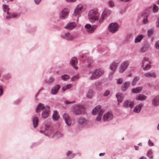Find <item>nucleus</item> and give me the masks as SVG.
Here are the masks:
<instances>
[{"mask_svg": "<svg viewBox=\"0 0 159 159\" xmlns=\"http://www.w3.org/2000/svg\"><path fill=\"white\" fill-rule=\"evenodd\" d=\"M61 37L67 40H71L73 39V37L69 32L66 33L64 35L61 34Z\"/></svg>", "mask_w": 159, "mask_h": 159, "instance_id": "nucleus-13", "label": "nucleus"}, {"mask_svg": "<svg viewBox=\"0 0 159 159\" xmlns=\"http://www.w3.org/2000/svg\"><path fill=\"white\" fill-rule=\"evenodd\" d=\"M147 97L143 94H140L136 98V99L138 100H145Z\"/></svg>", "mask_w": 159, "mask_h": 159, "instance_id": "nucleus-29", "label": "nucleus"}, {"mask_svg": "<svg viewBox=\"0 0 159 159\" xmlns=\"http://www.w3.org/2000/svg\"><path fill=\"white\" fill-rule=\"evenodd\" d=\"M92 26L89 24H87L85 26V27L87 29V30L89 29Z\"/></svg>", "mask_w": 159, "mask_h": 159, "instance_id": "nucleus-53", "label": "nucleus"}, {"mask_svg": "<svg viewBox=\"0 0 159 159\" xmlns=\"http://www.w3.org/2000/svg\"><path fill=\"white\" fill-rule=\"evenodd\" d=\"M71 111L75 115H78L81 114L84 110L83 107L80 104H76L72 106Z\"/></svg>", "mask_w": 159, "mask_h": 159, "instance_id": "nucleus-2", "label": "nucleus"}, {"mask_svg": "<svg viewBox=\"0 0 159 159\" xmlns=\"http://www.w3.org/2000/svg\"><path fill=\"white\" fill-rule=\"evenodd\" d=\"M143 88L141 86H139L136 88H133L131 89V92L134 93H139L142 89Z\"/></svg>", "mask_w": 159, "mask_h": 159, "instance_id": "nucleus-23", "label": "nucleus"}, {"mask_svg": "<svg viewBox=\"0 0 159 159\" xmlns=\"http://www.w3.org/2000/svg\"><path fill=\"white\" fill-rule=\"evenodd\" d=\"M144 37L145 36L143 35L140 34L138 35L135 39L134 43H137L140 42Z\"/></svg>", "mask_w": 159, "mask_h": 159, "instance_id": "nucleus-22", "label": "nucleus"}, {"mask_svg": "<svg viewBox=\"0 0 159 159\" xmlns=\"http://www.w3.org/2000/svg\"><path fill=\"white\" fill-rule=\"evenodd\" d=\"M99 13L96 11L91 10L89 13L88 16L90 21L92 23H95L98 25L102 23L103 20V18L101 17L99 19Z\"/></svg>", "mask_w": 159, "mask_h": 159, "instance_id": "nucleus-1", "label": "nucleus"}, {"mask_svg": "<svg viewBox=\"0 0 159 159\" xmlns=\"http://www.w3.org/2000/svg\"><path fill=\"white\" fill-rule=\"evenodd\" d=\"M66 87L67 89H69L71 87V85L70 84H67L66 85Z\"/></svg>", "mask_w": 159, "mask_h": 159, "instance_id": "nucleus-58", "label": "nucleus"}, {"mask_svg": "<svg viewBox=\"0 0 159 159\" xmlns=\"http://www.w3.org/2000/svg\"><path fill=\"white\" fill-rule=\"evenodd\" d=\"M129 65V61H123L120 65L118 71L119 73H122L125 71L128 68Z\"/></svg>", "mask_w": 159, "mask_h": 159, "instance_id": "nucleus-5", "label": "nucleus"}, {"mask_svg": "<svg viewBox=\"0 0 159 159\" xmlns=\"http://www.w3.org/2000/svg\"><path fill=\"white\" fill-rule=\"evenodd\" d=\"M13 0H3V2L4 3H8L9 1H12Z\"/></svg>", "mask_w": 159, "mask_h": 159, "instance_id": "nucleus-60", "label": "nucleus"}, {"mask_svg": "<svg viewBox=\"0 0 159 159\" xmlns=\"http://www.w3.org/2000/svg\"><path fill=\"white\" fill-rule=\"evenodd\" d=\"M76 26V24L75 22H71L67 24L64 28L67 29L71 30L75 28Z\"/></svg>", "mask_w": 159, "mask_h": 159, "instance_id": "nucleus-18", "label": "nucleus"}, {"mask_svg": "<svg viewBox=\"0 0 159 159\" xmlns=\"http://www.w3.org/2000/svg\"><path fill=\"white\" fill-rule=\"evenodd\" d=\"M158 10V7L156 4H154L153 7V11L154 13L157 12Z\"/></svg>", "mask_w": 159, "mask_h": 159, "instance_id": "nucleus-43", "label": "nucleus"}, {"mask_svg": "<svg viewBox=\"0 0 159 159\" xmlns=\"http://www.w3.org/2000/svg\"><path fill=\"white\" fill-rule=\"evenodd\" d=\"M58 116L57 114V111H54L52 115V118L54 120H57L58 119Z\"/></svg>", "mask_w": 159, "mask_h": 159, "instance_id": "nucleus-36", "label": "nucleus"}, {"mask_svg": "<svg viewBox=\"0 0 159 159\" xmlns=\"http://www.w3.org/2000/svg\"><path fill=\"white\" fill-rule=\"evenodd\" d=\"M93 92L92 90H89L86 94V97L89 99H91L93 97Z\"/></svg>", "mask_w": 159, "mask_h": 159, "instance_id": "nucleus-30", "label": "nucleus"}, {"mask_svg": "<svg viewBox=\"0 0 159 159\" xmlns=\"http://www.w3.org/2000/svg\"><path fill=\"white\" fill-rule=\"evenodd\" d=\"M60 88V86L59 84H57L52 88L51 90V93L52 95H56L58 92Z\"/></svg>", "mask_w": 159, "mask_h": 159, "instance_id": "nucleus-14", "label": "nucleus"}, {"mask_svg": "<svg viewBox=\"0 0 159 159\" xmlns=\"http://www.w3.org/2000/svg\"><path fill=\"white\" fill-rule=\"evenodd\" d=\"M156 26L157 27L159 28V19H158L157 20L156 22Z\"/></svg>", "mask_w": 159, "mask_h": 159, "instance_id": "nucleus-62", "label": "nucleus"}, {"mask_svg": "<svg viewBox=\"0 0 159 159\" xmlns=\"http://www.w3.org/2000/svg\"><path fill=\"white\" fill-rule=\"evenodd\" d=\"M98 25H92L89 29L88 30H87V32L89 33H93L94 30L97 29L98 26Z\"/></svg>", "mask_w": 159, "mask_h": 159, "instance_id": "nucleus-25", "label": "nucleus"}, {"mask_svg": "<svg viewBox=\"0 0 159 159\" xmlns=\"http://www.w3.org/2000/svg\"><path fill=\"white\" fill-rule=\"evenodd\" d=\"M117 81L116 84H121L123 82V80L121 78H119L116 79Z\"/></svg>", "mask_w": 159, "mask_h": 159, "instance_id": "nucleus-45", "label": "nucleus"}, {"mask_svg": "<svg viewBox=\"0 0 159 159\" xmlns=\"http://www.w3.org/2000/svg\"><path fill=\"white\" fill-rule=\"evenodd\" d=\"M142 106L143 104L141 103H140L136 106L133 109L134 112L136 113H139L141 110Z\"/></svg>", "mask_w": 159, "mask_h": 159, "instance_id": "nucleus-20", "label": "nucleus"}, {"mask_svg": "<svg viewBox=\"0 0 159 159\" xmlns=\"http://www.w3.org/2000/svg\"><path fill=\"white\" fill-rule=\"evenodd\" d=\"M110 91L109 90H107L105 91L103 95L104 96H108L110 94Z\"/></svg>", "mask_w": 159, "mask_h": 159, "instance_id": "nucleus-48", "label": "nucleus"}, {"mask_svg": "<svg viewBox=\"0 0 159 159\" xmlns=\"http://www.w3.org/2000/svg\"><path fill=\"white\" fill-rule=\"evenodd\" d=\"M144 76L147 77H156V75L154 73L148 72L146 73L144 75Z\"/></svg>", "mask_w": 159, "mask_h": 159, "instance_id": "nucleus-28", "label": "nucleus"}, {"mask_svg": "<svg viewBox=\"0 0 159 159\" xmlns=\"http://www.w3.org/2000/svg\"><path fill=\"white\" fill-rule=\"evenodd\" d=\"M148 144L149 146H152L154 145V143L150 139H149L148 142Z\"/></svg>", "mask_w": 159, "mask_h": 159, "instance_id": "nucleus-49", "label": "nucleus"}, {"mask_svg": "<svg viewBox=\"0 0 159 159\" xmlns=\"http://www.w3.org/2000/svg\"><path fill=\"white\" fill-rule=\"evenodd\" d=\"M35 4L36 5H38L39 4L40 2H41L42 0H34Z\"/></svg>", "mask_w": 159, "mask_h": 159, "instance_id": "nucleus-54", "label": "nucleus"}, {"mask_svg": "<svg viewBox=\"0 0 159 159\" xmlns=\"http://www.w3.org/2000/svg\"><path fill=\"white\" fill-rule=\"evenodd\" d=\"M3 94V89L0 86V96Z\"/></svg>", "mask_w": 159, "mask_h": 159, "instance_id": "nucleus-59", "label": "nucleus"}, {"mask_svg": "<svg viewBox=\"0 0 159 159\" xmlns=\"http://www.w3.org/2000/svg\"><path fill=\"white\" fill-rule=\"evenodd\" d=\"M139 79V78L138 76H136L134 78L131 82L132 85H134Z\"/></svg>", "mask_w": 159, "mask_h": 159, "instance_id": "nucleus-38", "label": "nucleus"}, {"mask_svg": "<svg viewBox=\"0 0 159 159\" xmlns=\"http://www.w3.org/2000/svg\"><path fill=\"white\" fill-rule=\"evenodd\" d=\"M93 61L92 60H90V61H89H89H88V62H89V63L87 65V67L88 68L90 69L92 68V66H92Z\"/></svg>", "mask_w": 159, "mask_h": 159, "instance_id": "nucleus-42", "label": "nucleus"}, {"mask_svg": "<svg viewBox=\"0 0 159 159\" xmlns=\"http://www.w3.org/2000/svg\"><path fill=\"white\" fill-rule=\"evenodd\" d=\"M123 106L125 108H127L129 107L131 109L134 107V102L130 100H126L123 102Z\"/></svg>", "mask_w": 159, "mask_h": 159, "instance_id": "nucleus-11", "label": "nucleus"}, {"mask_svg": "<svg viewBox=\"0 0 159 159\" xmlns=\"http://www.w3.org/2000/svg\"><path fill=\"white\" fill-rule=\"evenodd\" d=\"M104 112V110L103 109H101L98 112V116H102L103 113Z\"/></svg>", "mask_w": 159, "mask_h": 159, "instance_id": "nucleus-50", "label": "nucleus"}, {"mask_svg": "<svg viewBox=\"0 0 159 159\" xmlns=\"http://www.w3.org/2000/svg\"><path fill=\"white\" fill-rule=\"evenodd\" d=\"M154 31L153 29H150L148 30L147 32V35L148 37H151Z\"/></svg>", "mask_w": 159, "mask_h": 159, "instance_id": "nucleus-39", "label": "nucleus"}, {"mask_svg": "<svg viewBox=\"0 0 159 159\" xmlns=\"http://www.w3.org/2000/svg\"><path fill=\"white\" fill-rule=\"evenodd\" d=\"M61 78L63 80L66 81L69 79L70 77L68 75L65 74L62 75Z\"/></svg>", "mask_w": 159, "mask_h": 159, "instance_id": "nucleus-41", "label": "nucleus"}, {"mask_svg": "<svg viewBox=\"0 0 159 159\" xmlns=\"http://www.w3.org/2000/svg\"><path fill=\"white\" fill-rule=\"evenodd\" d=\"M21 100L20 99H17L14 102V103L15 104L17 105L19 104Z\"/></svg>", "mask_w": 159, "mask_h": 159, "instance_id": "nucleus-52", "label": "nucleus"}, {"mask_svg": "<svg viewBox=\"0 0 159 159\" xmlns=\"http://www.w3.org/2000/svg\"><path fill=\"white\" fill-rule=\"evenodd\" d=\"M3 11L4 12H7V13L8 14H9V11L10 10V8L8 7V5L6 4H3Z\"/></svg>", "mask_w": 159, "mask_h": 159, "instance_id": "nucleus-35", "label": "nucleus"}, {"mask_svg": "<svg viewBox=\"0 0 159 159\" xmlns=\"http://www.w3.org/2000/svg\"><path fill=\"white\" fill-rule=\"evenodd\" d=\"M63 134L59 131L56 132L52 136V138L56 137V138H58L63 136Z\"/></svg>", "mask_w": 159, "mask_h": 159, "instance_id": "nucleus-32", "label": "nucleus"}, {"mask_svg": "<svg viewBox=\"0 0 159 159\" xmlns=\"http://www.w3.org/2000/svg\"><path fill=\"white\" fill-rule=\"evenodd\" d=\"M79 78V76L78 75H76L71 78V80L72 81H74L78 79Z\"/></svg>", "mask_w": 159, "mask_h": 159, "instance_id": "nucleus-46", "label": "nucleus"}, {"mask_svg": "<svg viewBox=\"0 0 159 159\" xmlns=\"http://www.w3.org/2000/svg\"><path fill=\"white\" fill-rule=\"evenodd\" d=\"M68 13V10L66 8H64L60 13L59 16L60 18L62 19H65L67 18Z\"/></svg>", "mask_w": 159, "mask_h": 159, "instance_id": "nucleus-12", "label": "nucleus"}, {"mask_svg": "<svg viewBox=\"0 0 159 159\" xmlns=\"http://www.w3.org/2000/svg\"><path fill=\"white\" fill-rule=\"evenodd\" d=\"M148 16H146L143 18V22L144 24H146L148 22Z\"/></svg>", "mask_w": 159, "mask_h": 159, "instance_id": "nucleus-44", "label": "nucleus"}, {"mask_svg": "<svg viewBox=\"0 0 159 159\" xmlns=\"http://www.w3.org/2000/svg\"><path fill=\"white\" fill-rule=\"evenodd\" d=\"M45 108V107L44 105L42 103H39L37 106L36 109V111L37 112H39V111L38 110L39 109L43 110Z\"/></svg>", "mask_w": 159, "mask_h": 159, "instance_id": "nucleus-33", "label": "nucleus"}, {"mask_svg": "<svg viewBox=\"0 0 159 159\" xmlns=\"http://www.w3.org/2000/svg\"><path fill=\"white\" fill-rule=\"evenodd\" d=\"M130 85V82L129 81L124 82L121 87L122 91L125 92L127 90Z\"/></svg>", "mask_w": 159, "mask_h": 159, "instance_id": "nucleus-15", "label": "nucleus"}, {"mask_svg": "<svg viewBox=\"0 0 159 159\" xmlns=\"http://www.w3.org/2000/svg\"><path fill=\"white\" fill-rule=\"evenodd\" d=\"M153 152L152 150L150 149L148 151L147 153V155L149 158L152 159L153 157Z\"/></svg>", "mask_w": 159, "mask_h": 159, "instance_id": "nucleus-34", "label": "nucleus"}, {"mask_svg": "<svg viewBox=\"0 0 159 159\" xmlns=\"http://www.w3.org/2000/svg\"><path fill=\"white\" fill-rule=\"evenodd\" d=\"M86 6L84 4H79L75 10V15H79L86 8Z\"/></svg>", "mask_w": 159, "mask_h": 159, "instance_id": "nucleus-4", "label": "nucleus"}, {"mask_svg": "<svg viewBox=\"0 0 159 159\" xmlns=\"http://www.w3.org/2000/svg\"><path fill=\"white\" fill-rule=\"evenodd\" d=\"M116 97L117 99V101L118 102H120L122 101L123 100V97L122 96V94L120 93H118L116 95Z\"/></svg>", "mask_w": 159, "mask_h": 159, "instance_id": "nucleus-31", "label": "nucleus"}, {"mask_svg": "<svg viewBox=\"0 0 159 159\" xmlns=\"http://www.w3.org/2000/svg\"><path fill=\"white\" fill-rule=\"evenodd\" d=\"M77 122L79 125L83 126L88 124V121L85 118L80 116L77 118Z\"/></svg>", "mask_w": 159, "mask_h": 159, "instance_id": "nucleus-8", "label": "nucleus"}, {"mask_svg": "<svg viewBox=\"0 0 159 159\" xmlns=\"http://www.w3.org/2000/svg\"><path fill=\"white\" fill-rule=\"evenodd\" d=\"M113 118L112 113L111 112H107L103 116V120L104 122H108L112 120Z\"/></svg>", "mask_w": 159, "mask_h": 159, "instance_id": "nucleus-10", "label": "nucleus"}, {"mask_svg": "<svg viewBox=\"0 0 159 159\" xmlns=\"http://www.w3.org/2000/svg\"><path fill=\"white\" fill-rule=\"evenodd\" d=\"M47 109L45 110L42 114V116L43 118H47L49 116V112L50 111V108L49 106H46Z\"/></svg>", "mask_w": 159, "mask_h": 159, "instance_id": "nucleus-16", "label": "nucleus"}, {"mask_svg": "<svg viewBox=\"0 0 159 159\" xmlns=\"http://www.w3.org/2000/svg\"><path fill=\"white\" fill-rule=\"evenodd\" d=\"M120 62V61L119 60H115L113 61L109 66L110 69L112 72H115Z\"/></svg>", "mask_w": 159, "mask_h": 159, "instance_id": "nucleus-9", "label": "nucleus"}, {"mask_svg": "<svg viewBox=\"0 0 159 159\" xmlns=\"http://www.w3.org/2000/svg\"><path fill=\"white\" fill-rule=\"evenodd\" d=\"M101 116L98 115L96 117V120L98 121H99L101 120Z\"/></svg>", "mask_w": 159, "mask_h": 159, "instance_id": "nucleus-55", "label": "nucleus"}, {"mask_svg": "<svg viewBox=\"0 0 159 159\" xmlns=\"http://www.w3.org/2000/svg\"><path fill=\"white\" fill-rule=\"evenodd\" d=\"M101 106L99 105L96 107L93 110L92 113L93 115H96L97 112H98L101 110Z\"/></svg>", "mask_w": 159, "mask_h": 159, "instance_id": "nucleus-24", "label": "nucleus"}, {"mask_svg": "<svg viewBox=\"0 0 159 159\" xmlns=\"http://www.w3.org/2000/svg\"><path fill=\"white\" fill-rule=\"evenodd\" d=\"M155 47L157 49H159V40L157 41L155 44Z\"/></svg>", "mask_w": 159, "mask_h": 159, "instance_id": "nucleus-51", "label": "nucleus"}, {"mask_svg": "<svg viewBox=\"0 0 159 159\" xmlns=\"http://www.w3.org/2000/svg\"><path fill=\"white\" fill-rule=\"evenodd\" d=\"M108 29L110 32L114 33L116 32L119 29V26L117 23H111L108 26Z\"/></svg>", "mask_w": 159, "mask_h": 159, "instance_id": "nucleus-6", "label": "nucleus"}, {"mask_svg": "<svg viewBox=\"0 0 159 159\" xmlns=\"http://www.w3.org/2000/svg\"><path fill=\"white\" fill-rule=\"evenodd\" d=\"M139 159H147L146 157L144 156H142L139 158Z\"/></svg>", "mask_w": 159, "mask_h": 159, "instance_id": "nucleus-64", "label": "nucleus"}, {"mask_svg": "<svg viewBox=\"0 0 159 159\" xmlns=\"http://www.w3.org/2000/svg\"><path fill=\"white\" fill-rule=\"evenodd\" d=\"M149 48V46L148 44L144 45L141 48L140 51L142 52H144L147 51Z\"/></svg>", "mask_w": 159, "mask_h": 159, "instance_id": "nucleus-27", "label": "nucleus"}, {"mask_svg": "<svg viewBox=\"0 0 159 159\" xmlns=\"http://www.w3.org/2000/svg\"><path fill=\"white\" fill-rule=\"evenodd\" d=\"M72 153V151H68V152L66 153V155L67 156H69L70 154H71Z\"/></svg>", "mask_w": 159, "mask_h": 159, "instance_id": "nucleus-61", "label": "nucleus"}, {"mask_svg": "<svg viewBox=\"0 0 159 159\" xmlns=\"http://www.w3.org/2000/svg\"><path fill=\"white\" fill-rule=\"evenodd\" d=\"M108 4L111 7H113L114 5V2L111 0H110L108 2Z\"/></svg>", "mask_w": 159, "mask_h": 159, "instance_id": "nucleus-47", "label": "nucleus"}, {"mask_svg": "<svg viewBox=\"0 0 159 159\" xmlns=\"http://www.w3.org/2000/svg\"><path fill=\"white\" fill-rule=\"evenodd\" d=\"M152 104L154 106L159 105V96H157L154 98L152 100Z\"/></svg>", "mask_w": 159, "mask_h": 159, "instance_id": "nucleus-17", "label": "nucleus"}, {"mask_svg": "<svg viewBox=\"0 0 159 159\" xmlns=\"http://www.w3.org/2000/svg\"><path fill=\"white\" fill-rule=\"evenodd\" d=\"M63 117L65 120L66 124L68 126H70L71 124V123L70 120V118L68 115L66 113H64L63 114Z\"/></svg>", "mask_w": 159, "mask_h": 159, "instance_id": "nucleus-19", "label": "nucleus"}, {"mask_svg": "<svg viewBox=\"0 0 159 159\" xmlns=\"http://www.w3.org/2000/svg\"><path fill=\"white\" fill-rule=\"evenodd\" d=\"M20 12H14L11 13V16L12 18L18 17L20 15Z\"/></svg>", "mask_w": 159, "mask_h": 159, "instance_id": "nucleus-37", "label": "nucleus"}, {"mask_svg": "<svg viewBox=\"0 0 159 159\" xmlns=\"http://www.w3.org/2000/svg\"><path fill=\"white\" fill-rule=\"evenodd\" d=\"M54 78L50 77L48 80L47 81L46 83L48 84H50L53 83L54 81Z\"/></svg>", "mask_w": 159, "mask_h": 159, "instance_id": "nucleus-40", "label": "nucleus"}, {"mask_svg": "<svg viewBox=\"0 0 159 159\" xmlns=\"http://www.w3.org/2000/svg\"><path fill=\"white\" fill-rule=\"evenodd\" d=\"M146 61L148 62V63L145 65V67L143 68V70L145 71L147 70L150 68V64H151V62L149 61L148 57H145L143 58L142 63L141 66L143 67L145 62Z\"/></svg>", "mask_w": 159, "mask_h": 159, "instance_id": "nucleus-7", "label": "nucleus"}, {"mask_svg": "<svg viewBox=\"0 0 159 159\" xmlns=\"http://www.w3.org/2000/svg\"><path fill=\"white\" fill-rule=\"evenodd\" d=\"M38 118L37 117H34L33 119V123L34 126V128H36L38 125Z\"/></svg>", "mask_w": 159, "mask_h": 159, "instance_id": "nucleus-26", "label": "nucleus"}, {"mask_svg": "<svg viewBox=\"0 0 159 159\" xmlns=\"http://www.w3.org/2000/svg\"><path fill=\"white\" fill-rule=\"evenodd\" d=\"M39 132L45 135L46 136H49V135L48 134H46V133H45V131L41 130H40L39 131Z\"/></svg>", "mask_w": 159, "mask_h": 159, "instance_id": "nucleus-57", "label": "nucleus"}, {"mask_svg": "<svg viewBox=\"0 0 159 159\" xmlns=\"http://www.w3.org/2000/svg\"><path fill=\"white\" fill-rule=\"evenodd\" d=\"M11 18H12V17H11V14H10V16L8 15V16H7L6 17V19L7 20H9Z\"/></svg>", "mask_w": 159, "mask_h": 159, "instance_id": "nucleus-63", "label": "nucleus"}, {"mask_svg": "<svg viewBox=\"0 0 159 159\" xmlns=\"http://www.w3.org/2000/svg\"><path fill=\"white\" fill-rule=\"evenodd\" d=\"M78 63V61L76 57H73L71 58L70 61V64L73 66L76 69H78V67L75 66V65H76Z\"/></svg>", "mask_w": 159, "mask_h": 159, "instance_id": "nucleus-21", "label": "nucleus"}, {"mask_svg": "<svg viewBox=\"0 0 159 159\" xmlns=\"http://www.w3.org/2000/svg\"><path fill=\"white\" fill-rule=\"evenodd\" d=\"M50 128V126L49 125H46L45 127V131H46L47 130H49Z\"/></svg>", "mask_w": 159, "mask_h": 159, "instance_id": "nucleus-56", "label": "nucleus"}, {"mask_svg": "<svg viewBox=\"0 0 159 159\" xmlns=\"http://www.w3.org/2000/svg\"><path fill=\"white\" fill-rule=\"evenodd\" d=\"M104 73V71L103 70L96 69L93 72L90 77V79L91 80H94L98 79L102 76Z\"/></svg>", "mask_w": 159, "mask_h": 159, "instance_id": "nucleus-3", "label": "nucleus"}]
</instances>
